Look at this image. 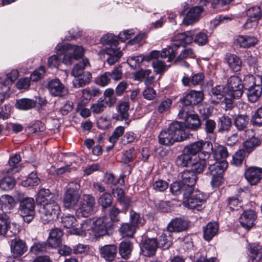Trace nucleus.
Listing matches in <instances>:
<instances>
[{
    "label": "nucleus",
    "instance_id": "cd10ccee",
    "mask_svg": "<svg viewBox=\"0 0 262 262\" xmlns=\"http://www.w3.org/2000/svg\"><path fill=\"white\" fill-rule=\"evenodd\" d=\"M36 104V101L34 99L23 98L16 100L15 106L19 110L28 111L34 108Z\"/></svg>",
    "mask_w": 262,
    "mask_h": 262
},
{
    "label": "nucleus",
    "instance_id": "ddd939ff",
    "mask_svg": "<svg viewBox=\"0 0 262 262\" xmlns=\"http://www.w3.org/2000/svg\"><path fill=\"white\" fill-rule=\"evenodd\" d=\"M245 177L251 185H256L262 179V168L249 167L245 170Z\"/></svg>",
    "mask_w": 262,
    "mask_h": 262
},
{
    "label": "nucleus",
    "instance_id": "1a4fd4ad",
    "mask_svg": "<svg viewBox=\"0 0 262 262\" xmlns=\"http://www.w3.org/2000/svg\"><path fill=\"white\" fill-rule=\"evenodd\" d=\"M19 211L24 219V221L27 223H30L34 217L35 215V202L32 198H25L19 200Z\"/></svg>",
    "mask_w": 262,
    "mask_h": 262
},
{
    "label": "nucleus",
    "instance_id": "e2e57ef3",
    "mask_svg": "<svg viewBox=\"0 0 262 262\" xmlns=\"http://www.w3.org/2000/svg\"><path fill=\"white\" fill-rule=\"evenodd\" d=\"M112 200L113 198L111 194L109 193L105 192L99 198L98 203L103 208H105L111 206Z\"/></svg>",
    "mask_w": 262,
    "mask_h": 262
},
{
    "label": "nucleus",
    "instance_id": "58836bf2",
    "mask_svg": "<svg viewBox=\"0 0 262 262\" xmlns=\"http://www.w3.org/2000/svg\"><path fill=\"white\" fill-rule=\"evenodd\" d=\"M192 161H194V158L189 153H187L184 148L183 153L177 158L176 163L179 166H191Z\"/></svg>",
    "mask_w": 262,
    "mask_h": 262
},
{
    "label": "nucleus",
    "instance_id": "9b49d317",
    "mask_svg": "<svg viewBox=\"0 0 262 262\" xmlns=\"http://www.w3.org/2000/svg\"><path fill=\"white\" fill-rule=\"evenodd\" d=\"M186 199L187 200L184 201L183 204L194 212L201 211L204 208L203 205L206 202L205 197L200 191H193L190 195Z\"/></svg>",
    "mask_w": 262,
    "mask_h": 262
},
{
    "label": "nucleus",
    "instance_id": "4c0bfd02",
    "mask_svg": "<svg viewBox=\"0 0 262 262\" xmlns=\"http://www.w3.org/2000/svg\"><path fill=\"white\" fill-rule=\"evenodd\" d=\"M217 125L219 133L228 132L232 126L231 119L227 116H222L219 118Z\"/></svg>",
    "mask_w": 262,
    "mask_h": 262
},
{
    "label": "nucleus",
    "instance_id": "0e129e2a",
    "mask_svg": "<svg viewBox=\"0 0 262 262\" xmlns=\"http://www.w3.org/2000/svg\"><path fill=\"white\" fill-rule=\"evenodd\" d=\"M195 54L192 49L186 48L181 51L180 54L176 59L175 62H176L186 58H195Z\"/></svg>",
    "mask_w": 262,
    "mask_h": 262
},
{
    "label": "nucleus",
    "instance_id": "2f4dec72",
    "mask_svg": "<svg viewBox=\"0 0 262 262\" xmlns=\"http://www.w3.org/2000/svg\"><path fill=\"white\" fill-rule=\"evenodd\" d=\"M130 105L127 102L120 103L117 107L118 114L113 116V118L116 120L122 121L126 120L128 117V113Z\"/></svg>",
    "mask_w": 262,
    "mask_h": 262
},
{
    "label": "nucleus",
    "instance_id": "a19ab883",
    "mask_svg": "<svg viewBox=\"0 0 262 262\" xmlns=\"http://www.w3.org/2000/svg\"><path fill=\"white\" fill-rule=\"evenodd\" d=\"M1 209L6 212L10 210L15 206V201L13 197L9 195H3L0 197Z\"/></svg>",
    "mask_w": 262,
    "mask_h": 262
},
{
    "label": "nucleus",
    "instance_id": "ea45409f",
    "mask_svg": "<svg viewBox=\"0 0 262 262\" xmlns=\"http://www.w3.org/2000/svg\"><path fill=\"white\" fill-rule=\"evenodd\" d=\"M77 78L73 81V86L75 88L83 87L89 83L92 79V74L89 72H86Z\"/></svg>",
    "mask_w": 262,
    "mask_h": 262
},
{
    "label": "nucleus",
    "instance_id": "412c9836",
    "mask_svg": "<svg viewBox=\"0 0 262 262\" xmlns=\"http://www.w3.org/2000/svg\"><path fill=\"white\" fill-rule=\"evenodd\" d=\"M158 247V242L156 239H146L142 246V251L143 255L147 257L154 256Z\"/></svg>",
    "mask_w": 262,
    "mask_h": 262
},
{
    "label": "nucleus",
    "instance_id": "680f3d73",
    "mask_svg": "<svg viewBox=\"0 0 262 262\" xmlns=\"http://www.w3.org/2000/svg\"><path fill=\"white\" fill-rule=\"evenodd\" d=\"M124 133V127L122 126H118L115 128L111 136L109 138V141L112 143L111 148H113L118 139Z\"/></svg>",
    "mask_w": 262,
    "mask_h": 262
},
{
    "label": "nucleus",
    "instance_id": "79ce46f5",
    "mask_svg": "<svg viewBox=\"0 0 262 262\" xmlns=\"http://www.w3.org/2000/svg\"><path fill=\"white\" fill-rule=\"evenodd\" d=\"M179 48V45L172 43L168 49L165 48L162 50L160 53V56L161 58H165L168 57V61H170L177 55L176 51Z\"/></svg>",
    "mask_w": 262,
    "mask_h": 262
},
{
    "label": "nucleus",
    "instance_id": "f8f14e48",
    "mask_svg": "<svg viewBox=\"0 0 262 262\" xmlns=\"http://www.w3.org/2000/svg\"><path fill=\"white\" fill-rule=\"evenodd\" d=\"M48 89L50 94L54 97H63L68 92V89L59 79H53L48 83Z\"/></svg>",
    "mask_w": 262,
    "mask_h": 262
},
{
    "label": "nucleus",
    "instance_id": "de8ad7c7",
    "mask_svg": "<svg viewBox=\"0 0 262 262\" xmlns=\"http://www.w3.org/2000/svg\"><path fill=\"white\" fill-rule=\"evenodd\" d=\"M249 122V118L247 115H239L234 120V124L237 129L242 131L246 128Z\"/></svg>",
    "mask_w": 262,
    "mask_h": 262
},
{
    "label": "nucleus",
    "instance_id": "f3484780",
    "mask_svg": "<svg viewBox=\"0 0 262 262\" xmlns=\"http://www.w3.org/2000/svg\"><path fill=\"white\" fill-rule=\"evenodd\" d=\"M257 218L256 212L252 209L247 210L243 212L239 219L241 225L246 229H249L254 225Z\"/></svg>",
    "mask_w": 262,
    "mask_h": 262
},
{
    "label": "nucleus",
    "instance_id": "3c124183",
    "mask_svg": "<svg viewBox=\"0 0 262 262\" xmlns=\"http://www.w3.org/2000/svg\"><path fill=\"white\" fill-rule=\"evenodd\" d=\"M130 224L136 229L144 224L143 217L136 212L130 210L129 212Z\"/></svg>",
    "mask_w": 262,
    "mask_h": 262
},
{
    "label": "nucleus",
    "instance_id": "4be33fe9",
    "mask_svg": "<svg viewBox=\"0 0 262 262\" xmlns=\"http://www.w3.org/2000/svg\"><path fill=\"white\" fill-rule=\"evenodd\" d=\"M193 32L189 31L176 34L172 37L171 40L174 42L173 43L179 45V47L191 43L193 41Z\"/></svg>",
    "mask_w": 262,
    "mask_h": 262
},
{
    "label": "nucleus",
    "instance_id": "49530a36",
    "mask_svg": "<svg viewBox=\"0 0 262 262\" xmlns=\"http://www.w3.org/2000/svg\"><path fill=\"white\" fill-rule=\"evenodd\" d=\"M206 157H199L198 161L194 162L192 161L191 166V171L194 172V173H200L202 172L206 166L207 162L206 161ZM207 158H208L207 157Z\"/></svg>",
    "mask_w": 262,
    "mask_h": 262
},
{
    "label": "nucleus",
    "instance_id": "37998d69",
    "mask_svg": "<svg viewBox=\"0 0 262 262\" xmlns=\"http://www.w3.org/2000/svg\"><path fill=\"white\" fill-rule=\"evenodd\" d=\"M137 229L130 223H124L119 228V232L123 237H133Z\"/></svg>",
    "mask_w": 262,
    "mask_h": 262
},
{
    "label": "nucleus",
    "instance_id": "603ef678",
    "mask_svg": "<svg viewBox=\"0 0 262 262\" xmlns=\"http://www.w3.org/2000/svg\"><path fill=\"white\" fill-rule=\"evenodd\" d=\"M10 221L6 213L0 214V235H5L8 231Z\"/></svg>",
    "mask_w": 262,
    "mask_h": 262
},
{
    "label": "nucleus",
    "instance_id": "864d4df0",
    "mask_svg": "<svg viewBox=\"0 0 262 262\" xmlns=\"http://www.w3.org/2000/svg\"><path fill=\"white\" fill-rule=\"evenodd\" d=\"M243 82V84L244 87L246 90L247 88L254 86L257 84L262 83L259 76L254 77L252 75H247L245 76L244 78Z\"/></svg>",
    "mask_w": 262,
    "mask_h": 262
},
{
    "label": "nucleus",
    "instance_id": "e433bc0d",
    "mask_svg": "<svg viewBox=\"0 0 262 262\" xmlns=\"http://www.w3.org/2000/svg\"><path fill=\"white\" fill-rule=\"evenodd\" d=\"M20 160L21 157L18 154H15L10 157L8 162L9 167L6 168V172L11 174L18 172L20 169L18 164Z\"/></svg>",
    "mask_w": 262,
    "mask_h": 262
},
{
    "label": "nucleus",
    "instance_id": "c03bdc74",
    "mask_svg": "<svg viewBox=\"0 0 262 262\" xmlns=\"http://www.w3.org/2000/svg\"><path fill=\"white\" fill-rule=\"evenodd\" d=\"M185 127L187 128L195 130L201 126L199 116L196 114H190L185 121Z\"/></svg>",
    "mask_w": 262,
    "mask_h": 262
},
{
    "label": "nucleus",
    "instance_id": "5701e85b",
    "mask_svg": "<svg viewBox=\"0 0 262 262\" xmlns=\"http://www.w3.org/2000/svg\"><path fill=\"white\" fill-rule=\"evenodd\" d=\"M101 257L106 261H113L117 254V247L114 244L106 245L99 248Z\"/></svg>",
    "mask_w": 262,
    "mask_h": 262
},
{
    "label": "nucleus",
    "instance_id": "f704fd0d",
    "mask_svg": "<svg viewBox=\"0 0 262 262\" xmlns=\"http://www.w3.org/2000/svg\"><path fill=\"white\" fill-rule=\"evenodd\" d=\"M248 262L258 261L262 259V247L258 245H250Z\"/></svg>",
    "mask_w": 262,
    "mask_h": 262
},
{
    "label": "nucleus",
    "instance_id": "7c9ffc66",
    "mask_svg": "<svg viewBox=\"0 0 262 262\" xmlns=\"http://www.w3.org/2000/svg\"><path fill=\"white\" fill-rule=\"evenodd\" d=\"M133 249V243L129 241L124 240L119 244V253L122 258L127 259L130 256Z\"/></svg>",
    "mask_w": 262,
    "mask_h": 262
},
{
    "label": "nucleus",
    "instance_id": "052dcab7",
    "mask_svg": "<svg viewBox=\"0 0 262 262\" xmlns=\"http://www.w3.org/2000/svg\"><path fill=\"white\" fill-rule=\"evenodd\" d=\"M47 242L35 243L30 248V252L35 255L46 252Z\"/></svg>",
    "mask_w": 262,
    "mask_h": 262
},
{
    "label": "nucleus",
    "instance_id": "473e14b6",
    "mask_svg": "<svg viewBox=\"0 0 262 262\" xmlns=\"http://www.w3.org/2000/svg\"><path fill=\"white\" fill-rule=\"evenodd\" d=\"M225 60L230 69L233 71L237 72L241 70L242 62L240 58L236 55L227 54Z\"/></svg>",
    "mask_w": 262,
    "mask_h": 262
},
{
    "label": "nucleus",
    "instance_id": "39448f33",
    "mask_svg": "<svg viewBox=\"0 0 262 262\" xmlns=\"http://www.w3.org/2000/svg\"><path fill=\"white\" fill-rule=\"evenodd\" d=\"M80 186L77 182H71L68 184L67 189L63 195L64 207L75 210L81 199Z\"/></svg>",
    "mask_w": 262,
    "mask_h": 262
},
{
    "label": "nucleus",
    "instance_id": "393cba45",
    "mask_svg": "<svg viewBox=\"0 0 262 262\" xmlns=\"http://www.w3.org/2000/svg\"><path fill=\"white\" fill-rule=\"evenodd\" d=\"M247 95L248 100L251 103L257 102L262 94V83L247 88Z\"/></svg>",
    "mask_w": 262,
    "mask_h": 262
},
{
    "label": "nucleus",
    "instance_id": "dca6fc26",
    "mask_svg": "<svg viewBox=\"0 0 262 262\" xmlns=\"http://www.w3.org/2000/svg\"><path fill=\"white\" fill-rule=\"evenodd\" d=\"M189 222L184 219L177 217L172 219L167 225V229L170 232H180L186 230Z\"/></svg>",
    "mask_w": 262,
    "mask_h": 262
},
{
    "label": "nucleus",
    "instance_id": "bf43d9fd",
    "mask_svg": "<svg viewBox=\"0 0 262 262\" xmlns=\"http://www.w3.org/2000/svg\"><path fill=\"white\" fill-rule=\"evenodd\" d=\"M247 154L244 149L238 150L233 156L231 163L236 166L241 165L245 158L247 156Z\"/></svg>",
    "mask_w": 262,
    "mask_h": 262
},
{
    "label": "nucleus",
    "instance_id": "b1692460",
    "mask_svg": "<svg viewBox=\"0 0 262 262\" xmlns=\"http://www.w3.org/2000/svg\"><path fill=\"white\" fill-rule=\"evenodd\" d=\"M62 236L63 232L60 229H52L47 240L48 245L51 248H56L61 244Z\"/></svg>",
    "mask_w": 262,
    "mask_h": 262
},
{
    "label": "nucleus",
    "instance_id": "13d9d810",
    "mask_svg": "<svg viewBox=\"0 0 262 262\" xmlns=\"http://www.w3.org/2000/svg\"><path fill=\"white\" fill-rule=\"evenodd\" d=\"M233 0H200L201 4L206 6L211 2V6L214 8L220 9L222 7L229 5Z\"/></svg>",
    "mask_w": 262,
    "mask_h": 262
},
{
    "label": "nucleus",
    "instance_id": "423d86ee",
    "mask_svg": "<svg viewBox=\"0 0 262 262\" xmlns=\"http://www.w3.org/2000/svg\"><path fill=\"white\" fill-rule=\"evenodd\" d=\"M95 198L91 194H84L75 209L78 217H87L93 214L96 210Z\"/></svg>",
    "mask_w": 262,
    "mask_h": 262
},
{
    "label": "nucleus",
    "instance_id": "4468645a",
    "mask_svg": "<svg viewBox=\"0 0 262 262\" xmlns=\"http://www.w3.org/2000/svg\"><path fill=\"white\" fill-rule=\"evenodd\" d=\"M180 180L187 188L186 194L192 193L198 178L196 174L191 170H185L180 173Z\"/></svg>",
    "mask_w": 262,
    "mask_h": 262
},
{
    "label": "nucleus",
    "instance_id": "c85d7f7f",
    "mask_svg": "<svg viewBox=\"0 0 262 262\" xmlns=\"http://www.w3.org/2000/svg\"><path fill=\"white\" fill-rule=\"evenodd\" d=\"M219 230V226L216 222H210L208 223L203 229V237L207 241H210L215 236Z\"/></svg>",
    "mask_w": 262,
    "mask_h": 262
},
{
    "label": "nucleus",
    "instance_id": "bb28decb",
    "mask_svg": "<svg viewBox=\"0 0 262 262\" xmlns=\"http://www.w3.org/2000/svg\"><path fill=\"white\" fill-rule=\"evenodd\" d=\"M187 188L182 184L180 180L173 182L170 186V190L173 195H178L182 194L184 198H187L191 194L190 192L188 194H186L187 193Z\"/></svg>",
    "mask_w": 262,
    "mask_h": 262
},
{
    "label": "nucleus",
    "instance_id": "9d476101",
    "mask_svg": "<svg viewBox=\"0 0 262 262\" xmlns=\"http://www.w3.org/2000/svg\"><path fill=\"white\" fill-rule=\"evenodd\" d=\"M243 88L241 79L237 76H233L228 80L225 91L231 98L238 99L243 95Z\"/></svg>",
    "mask_w": 262,
    "mask_h": 262
},
{
    "label": "nucleus",
    "instance_id": "0eeeda50",
    "mask_svg": "<svg viewBox=\"0 0 262 262\" xmlns=\"http://www.w3.org/2000/svg\"><path fill=\"white\" fill-rule=\"evenodd\" d=\"M209 165L207 174L212 176L211 184L213 187H217L220 186L223 181V173L227 166V162H215L212 164L210 163V160L207 161Z\"/></svg>",
    "mask_w": 262,
    "mask_h": 262
},
{
    "label": "nucleus",
    "instance_id": "72a5a7b5",
    "mask_svg": "<svg viewBox=\"0 0 262 262\" xmlns=\"http://www.w3.org/2000/svg\"><path fill=\"white\" fill-rule=\"evenodd\" d=\"M236 40L241 47L245 48L254 46L257 42L255 37L248 35H238Z\"/></svg>",
    "mask_w": 262,
    "mask_h": 262
},
{
    "label": "nucleus",
    "instance_id": "c9c22d12",
    "mask_svg": "<svg viewBox=\"0 0 262 262\" xmlns=\"http://www.w3.org/2000/svg\"><path fill=\"white\" fill-rule=\"evenodd\" d=\"M54 194L51 193L49 189L41 188L37 194L36 202L42 206L44 204L48 203L51 198L52 199H54Z\"/></svg>",
    "mask_w": 262,
    "mask_h": 262
},
{
    "label": "nucleus",
    "instance_id": "f257e3e1",
    "mask_svg": "<svg viewBox=\"0 0 262 262\" xmlns=\"http://www.w3.org/2000/svg\"><path fill=\"white\" fill-rule=\"evenodd\" d=\"M160 144L170 146L176 142L182 141L188 137V134L179 122H172L168 128L163 129L159 135Z\"/></svg>",
    "mask_w": 262,
    "mask_h": 262
},
{
    "label": "nucleus",
    "instance_id": "6e6d98bb",
    "mask_svg": "<svg viewBox=\"0 0 262 262\" xmlns=\"http://www.w3.org/2000/svg\"><path fill=\"white\" fill-rule=\"evenodd\" d=\"M228 156V152L226 147L223 146H219L214 152L213 156L215 159V162L224 161Z\"/></svg>",
    "mask_w": 262,
    "mask_h": 262
},
{
    "label": "nucleus",
    "instance_id": "5fc2aeb1",
    "mask_svg": "<svg viewBox=\"0 0 262 262\" xmlns=\"http://www.w3.org/2000/svg\"><path fill=\"white\" fill-rule=\"evenodd\" d=\"M15 185V181L12 177L3 178L0 181V189L8 191L12 189Z\"/></svg>",
    "mask_w": 262,
    "mask_h": 262
},
{
    "label": "nucleus",
    "instance_id": "20e7f679",
    "mask_svg": "<svg viewBox=\"0 0 262 262\" xmlns=\"http://www.w3.org/2000/svg\"><path fill=\"white\" fill-rule=\"evenodd\" d=\"M60 211L59 205L51 198L48 203L40 207L39 210V217L43 224H47L58 219Z\"/></svg>",
    "mask_w": 262,
    "mask_h": 262
},
{
    "label": "nucleus",
    "instance_id": "09e8293b",
    "mask_svg": "<svg viewBox=\"0 0 262 262\" xmlns=\"http://www.w3.org/2000/svg\"><path fill=\"white\" fill-rule=\"evenodd\" d=\"M260 140L256 137H253L247 140L244 143V147L245 151L247 154L252 152L254 149L260 144Z\"/></svg>",
    "mask_w": 262,
    "mask_h": 262
},
{
    "label": "nucleus",
    "instance_id": "c756f323",
    "mask_svg": "<svg viewBox=\"0 0 262 262\" xmlns=\"http://www.w3.org/2000/svg\"><path fill=\"white\" fill-rule=\"evenodd\" d=\"M114 195L117 198L118 202L125 209H127L130 205V199L125 195L124 191L122 188H116L113 191Z\"/></svg>",
    "mask_w": 262,
    "mask_h": 262
},
{
    "label": "nucleus",
    "instance_id": "6ab92c4d",
    "mask_svg": "<svg viewBox=\"0 0 262 262\" xmlns=\"http://www.w3.org/2000/svg\"><path fill=\"white\" fill-rule=\"evenodd\" d=\"M203 11V8L202 6H195L191 8L183 20V24L188 26L196 23L200 19Z\"/></svg>",
    "mask_w": 262,
    "mask_h": 262
},
{
    "label": "nucleus",
    "instance_id": "338daca9",
    "mask_svg": "<svg viewBox=\"0 0 262 262\" xmlns=\"http://www.w3.org/2000/svg\"><path fill=\"white\" fill-rule=\"evenodd\" d=\"M247 15L249 17L259 20L262 17V12L259 7L254 6L247 10Z\"/></svg>",
    "mask_w": 262,
    "mask_h": 262
},
{
    "label": "nucleus",
    "instance_id": "7ed1b4c3",
    "mask_svg": "<svg viewBox=\"0 0 262 262\" xmlns=\"http://www.w3.org/2000/svg\"><path fill=\"white\" fill-rule=\"evenodd\" d=\"M101 42L106 45L105 53L108 56L106 60L110 65H112L117 62L122 56V51L118 48V37L112 34H107L101 38Z\"/></svg>",
    "mask_w": 262,
    "mask_h": 262
},
{
    "label": "nucleus",
    "instance_id": "a878e982",
    "mask_svg": "<svg viewBox=\"0 0 262 262\" xmlns=\"http://www.w3.org/2000/svg\"><path fill=\"white\" fill-rule=\"evenodd\" d=\"M18 71L13 70L7 74H0V84L2 86L7 87L12 84L18 77Z\"/></svg>",
    "mask_w": 262,
    "mask_h": 262
},
{
    "label": "nucleus",
    "instance_id": "a211bd4d",
    "mask_svg": "<svg viewBox=\"0 0 262 262\" xmlns=\"http://www.w3.org/2000/svg\"><path fill=\"white\" fill-rule=\"evenodd\" d=\"M108 219L106 216L96 219L93 223L92 229L96 237L105 235L107 234Z\"/></svg>",
    "mask_w": 262,
    "mask_h": 262
},
{
    "label": "nucleus",
    "instance_id": "69168bd1",
    "mask_svg": "<svg viewBox=\"0 0 262 262\" xmlns=\"http://www.w3.org/2000/svg\"><path fill=\"white\" fill-rule=\"evenodd\" d=\"M61 222L64 227L70 228L76 225L77 221L74 215L68 214L61 218Z\"/></svg>",
    "mask_w": 262,
    "mask_h": 262
},
{
    "label": "nucleus",
    "instance_id": "774afa93",
    "mask_svg": "<svg viewBox=\"0 0 262 262\" xmlns=\"http://www.w3.org/2000/svg\"><path fill=\"white\" fill-rule=\"evenodd\" d=\"M152 65L155 72L157 74H161L167 69V66L159 59H155L152 62Z\"/></svg>",
    "mask_w": 262,
    "mask_h": 262
},
{
    "label": "nucleus",
    "instance_id": "8fccbe9b",
    "mask_svg": "<svg viewBox=\"0 0 262 262\" xmlns=\"http://www.w3.org/2000/svg\"><path fill=\"white\" fill-rule=\"evenodd\" d=\"M89 64L88 59H83L82 61L75 64L72 69L71 74L75 77H79L85 72L83 70L85 67Z\"/></svg>",
    "mask_w": 262,
    "mask_h": 262
},
{
    "label": "nucleus",
    "instance_id": "a18cd8bd",
    "mask_svg": "<svg viewBox=\"0 0 262 262\" xmlns=\"http://www.w3.org/2000/svg\"><path fill=\"white\" fill-rule=\"evenodd\" d=\"M211 98L210 101L213 103H218L223 98V87L221 85H217L213 88L210 93Z\"/></svg>",
    "mask_w": 262,
    "mask_h": 262
},
{
    "label": "nucleus",
    "instance_id": "4d7b16f0",
    "mask_svg": "<svg viewBox=\"0 0 262 262\" xmlns=\"http://www.w3.org/2000/svg\"><path fill=\"white\" fill-rule=\"evenodd\" d=\"M40 180L38 178L36 172H32L28 176L25 181L21 182L23 186L25 187L34 186L37 185Z\"/></svg>",
    "mask_w": 262,
    "mask_h": 262
},
{
    "label": "nucleus",
    "instance_id": "2eb2a0df",
    "mask_svg": "<svg viewBox=\"0 0 262 262\" xmlns=\"http://www.w3.org/2000/svg\"><path fill=\"white\" fill-rule=\"evenodd\" d=\"M203 98L204 94L202 91L192 90L185 93L181 101L184 105L189 106L198 104L202 101Z\"/></svg>",
    "mask_w": 262,
    "mask_h": 262
},
{
    "label": "nucleus",
    "instance_id": "f03ea898",
    "mask_svg": "<svg viewBox=\"0 0 262 262\" xmlns=\"http://www.w3.org/2000/svg\"><path fill=\"white\" fill-rule=\"evenodd\" d=\"M55 50L58 55L64 54L62 62L66 65H71L75 60L82 58L84 49L82 46L69 43H59Z\"/></svg>",
    "mask_w": 262,
    "mask_h": 262
},
{
    "label": "nucleus",
    "instance_id": "aec40b11",
    "mask_svg": "<svg viewBox=\"0 0 262 262\" xmlns=\"http://www.w3.org/2000/svg\"><path fill=\"white\" fill-rule=\"evenodd\" d=\"M11 251L15 256L23 255L28 250L26 242L20 238H14L11 243Z\"/></svg>",
    "mask_w": 262,
    "mask_h": 262
},
{
    "label": "nucleus",
    "instance_id": "6e6552de",
    "mask_svg": "<svg viewBox=\"0 0 262 262\" xmlns=\"http://www.w3.org/2000/svg\"><path fill=\"white\" fill-rule=\"evenodd\" d=\"M212 148V144L211 142L203 140L195 142L185 148L186 152L189 153L194 158L198 154H199V157H208Z\"/></svg>",
    "mask_w": 262,
    "mask_h": 262
}]
</instances>
